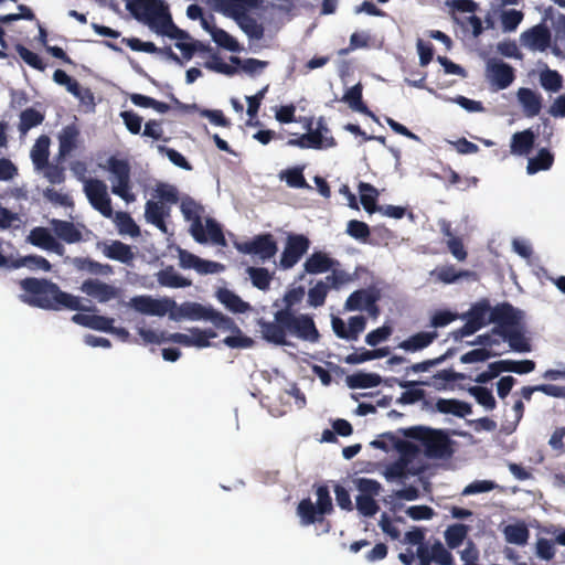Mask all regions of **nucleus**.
Instances as JSON below:
<instances>
[{"instance_id": "obj_1", "label": "nucleus", "mask_w": 565, "mask_h": 565, "mask_svg": "<svg viewBox=\"0 0 565 565\" xmlns=\"http://www.w3.org/2000/svg\"><path fill=\"white\" fill-rule=\"evenodd\" d=\"M20 288L24 291L20 295L22 302L44 310H73L93 311L82 305L78 297L63 291L60 286L45 278L28 277L19 281Z\"/></svg>"}, {"instance_id": "obj_2", "label": "nucleus", "mask_w": 565, "mask_h": 565, "mask_svg": "<svg viewBox=\"0 0 565 565\" xmlns=\"http://www.w3.org/2000/svg\"><path fill=\"white\" fill-rule=\"evenodd\" d=\"M257 324L263 339L275 345H287V334L311 343L318 342L320 338L313 318L295 311L277 310L273 321L260 318Z\"/></svg>"}, {"instance_id": "obj_3", "label": "nucleus", "mask_w": 565, "mask_h": 565, "mask_svg": "<svg viewBox=\"0 0 565 565\" xmlns=\"http://www.w3.org/2000/svg\"><path fill=\"white\" fill-rule=\"evenodd\" d=\"M126 7L136 20L158 34L175 40L189 39V33L173 23L164 0H130Z\"/></svg>"}, {"instance_id": "obj_4", "label": "nucleus", "mask_w": 565, "mask_h": 565, "mask_svg": "<svg viewBox=\"0 0 565 565\" xmlns=\"http://www.w3.org/2000/svg\"><path fill=\"white\" fill-rule=\"evenodd\" d=\"M404 435L420 441L425 448L426 456L429 458H444L452 454L451 439L441 429L414 426L404 430Z\"/></svg>"}, {"instance_id": "obj_5", "label": "nucleus", "mask_w": 565, "mask_h": 565, "mask_svg": "<svg viewBox=\"0 0 565 565\" xmlns=\"http://www.w3.org/2000/svg\"><path fill=\"white\" fill-rule=\"evenodd\" d=\"M107 167L116 180V184H113L111 186V192L127 203L134 202L136 200V195L131 193L130 166L128 161L111 156L107 160Z\"/></svg>"}, {"instance_id": "obj_6", "label": "nucleus", "mask_w": 565, "mask_h": 565, "mask_svg": "<svg viewBox=\"0 0 565 565\" xmlns=\"http://www.w3.org/2000/svg\"><path fill=\"white\" fill-rule=\"evenodd\" d=\"M238 252L257 256L263 263L270 260L278 252V245L273 234L264 233L249 241L236 244Z\"/></svg>"}, {"instance_id": "obj_7", "label": "nucleus", "mask_w": 565, "mask_h": 565, "mask_svg": "<svg viewBox=\"0 0 565 565\" xmlns=\"http://www.w3.org/2000/svg\"><path fill=\"white\" fill-rule=\"evenodd\" d=\"M522 312L509 302H501L491 308L488 321L494 323L491 332L501 335L514 327L521 324Z\"/></svg>"}, {"instance_id": "obj_8", "label": "nucleus", "mask_w": 565, "mask_h": 565, "mask_svg": "<svg viewBox=\"0 0 565 565\" xmlns=\"http://www.w3.org/2000/svg\"><path fill=\"white\" fill-rule=\"evenodd\" d=\"M85 194L90 205L103 216L110 218L114 214L111 200L107 192V185L98 179H89L85 182Z\"/></svg>"}, {"instance_id": "obj_9", "label": "nucleus", "mask_w": 565, "mask_h": 565, "mask_svg": "<svg viewBox=\"0 0 565 565\" xmlns=\"http://www.w3.org/2000/svg\"><path fill=\"white\" fill-rule=\"evenodd\" d=\"M180 210L184 218L191 222L190 233L198 243H206L207 237L202 223L203 206L196 203L192 198L186 196L182 200Z\"/></svg>"}, {"instance_id": "obj_10", "label": "nucleus", "mask_w": 565, "mask_h": 565, "mask_svg": "<svg viewBox=\"0 0 565 565\" xmlns=\"http://www.w3.org/2000/svg\"><path fill=\"white\" fill-rule=\"evenodd\" d=\"M486 74L497 90L508 88L515 79L514 68L502 60L491 57L486 63Z\"/></svg>"}, {"instance_id": "obj_11", "label": "nucleus", "mask_w": 565, "mask_h": 565, "mask_svg": "<svg viewBox=\"0 0 565 565\" xmlns=\"http://www.w3.org/2000/svg\"><path fill=\"white\" fill-rule=\"evenodd\" d=\"M310 246L308 237L301 234H290L287 237L285 249L280 257V266L284 269L294 267L307 253Z\"/></svg>"}, {"instance_id": "obj_12", "label": "nucleus", "mask_w": 565, "mask_h": 565, "mask_svg": "<svg viewBox=\"0 0 565 565\" xmlns=\"http://www.w3.org/2000/svg\"><path fill=\"white\" fill-rule=\"evenodd\" d=\"M81 290L100 303H105L120 297L119 288L99 279L89 278L84 280L81 286Z\"/></svg>"}, {"instance_id": "obj_13", "label": "nucleus", "mask_w": 565, "mask_h": 565, "mask_svg": "<svg viewBox=\"0 0 565 565\" xmlns=\"http://www.w3.org/2000/svg\"><path fill=\"white\" fill-rule=\"evenodd\" d=\"M377 299L379 296L375 291L370 289H358L348 297L344 308L349 311L367 310L369 312L376 313Z\"/></svg>"}, {"instance_id": "obj_14", "label": "nucleus", "mask_w": 565, "mask_h": 565, "mask_svg": "<svg viewBox=\"0 0 565 565\" xmlns=\"http://www.w3.org/2000/svg\"><path fill=\"white\" fill-rule=\"evenodd\" d=\"M551 32L547 26L537 24L524 31L522 44L533 51H545L551 44Z\"/></svg>"}, {"instance_id": "obj_15", "label": "nucleus", "mask_w": 565, "mask_h": 565, "mask_svg": "<svg viewBox=\"0 0 565 565\" xmlns=\"http://www.w3.org/2000/svg\"><path fill=\"white\" fill-rule=\"evenodd\" d=\"M134 309L140 313L164 316L168 312V301L152 299L148 296H137L130 301Z\"/></svg>"}, {"instance_id": "obj_16", "label": "nucleus", "mask_w": 565, "mask_h": 565, "mask_svg": "<svg viewBox=\"0 0 565 565\" xmlns=\"http://www.w3.org/2000/svg\"><path fill=\"white\" fill-rule=\"evenodd\" d=\"M335 266H340V262L324 252L312 253L303 264L306 273L311 275L327 273Z\"/></svg>"}, {"instance_id": "obj_17", "label": "nucleus", "mask_w": 565, "mask_h": 565, "mask_svg": "<svg viewBox=\"0 0 565 565\" xmlns=\"http://www.w3.org/2000/svg\"><path fill=\"white\" fill-rule=\"evenodd\" d=\"M170 215V206L149 200L145 205V217L148 223L167 233L166 217Z\"/></svg>"}, {"instance_id": "obj_18", "label": "nucleus", "mask_w": 565, "mask_h": 565, "mask_svg": "<svg viewBox=\"0 0 565 565\" xmlns=\"http://www.w3.org/2000/svg\"><path fill=\"white\" fill-rule=\"evenodd\" d=\"M54 234L67 244H74L83 241L81 230L72 222L52 218L50 221Z\"/></svg>"}, {"instance_id": "obj_19", "label": "nucleus", "mask_w": 565, "mask_h": 565, "mask_svg": "<svg viewBox=\"0 0 565 565\" xmlns=\"http://www.w3.org/2000/svg\"><path fill=\"white\" fill-rule=\"evenodd\" d=\"M213 308L205 307L198 302H183L178 307L177 312L171 313V318L178 320L188 318L190 320H210Z\"/></svg>"}, {"instance_id": "obj_20", "label": "nucleus", "mask_w": 565, "mask_h": 565, "mask_svg": "<svg viewBox=\"0 0 565 565\" xmlns=\"http://www.w3.org/2000/svg\"><path fill=\"white\" fill-rule=\"evenodd\" d=\"M392 382L396 383L399 387L406 388L405 392L401 394L397 398V403L403 405L415 404L425 397V391L422 388H416L415 386L423 384L428 385L427 382H418V381H404L398 380L396 377L391 379Z\"/></svg>"}, {"instance_id": "obj_21", "label": "nucleus", "mask_w": 565, "mask_h": 565, "mask_svg": "<svg viewBox=\"0 0 565 565\" xmlns=\"http://www.w3.org/2000/svg\"><path fill=\"white\" fill-rule=\"evenodd\" d=\"M362 92L363 86L361 83H358L354 86L350 87L344 93V95L341 98V102L348 104L353 111H358L360 114L370 116L376 120V117L373 114V111H371L370 108L363 102Z\"/></svg>"}, {"instance_id": "obj_22", "label": "nucleus", "mask_w": 565, "mask_h": 565, "mask_svg": "<svg viewBox=\"0 0 565 565\" xmlns=\"http://www.w3.org/2000/svg\"><path fill=\"white\" fill-rule=\"evenodd\" d=\"M79 130L75 125L65 126L58 135V159L64 160L77 147Z\"/></svg>"}, {"instance_id": "obj_23", "label": "nucleus", "mask_w": 565, "mask_h": 565, "mask_svg": "<svg viewBox=\"0 0 565 565\" xmlns=\"http://www.w3.org/2000/svg\"><path fill=\"white\" fill-rule=\"evenodd\" d=\"M526 117H535L542 109V97L531 88L522 87L516 93Z\"/></svg>"}, {"instance_id": "obj_24", "label": "nucleus", "mask_w": 565, "mask_h": 565, "mask_svg": "<svg viewBox=\"0 0 565 565\" xmlns=\"http://www.w3.org/2000/svg\"><path fill=\"white\" fill-rule=\"evenodd\" d=\"M435 409L441 414H451L460 418L472 413V407L469 403L456 398H438Z\"/></svg>"}, {"instance_id": "obj_25", "label": "nucleus", "mask_w": 565, "mask_h": 565, "mask_svg": "<svg viewBox=\"0 0 565 565\" xmlns=\"http://www.w3.org/2000/svg\"><path fill=\"white\" fill-rule=\"evenodd\" d=\"M259 0H220L222 11L232 19H238L257 8Z\"/></svg>"}, {"instance_id": "obj_26", "label": "nucleus", "mask_w": 565, "mask_h": 565, "mask_svg": "<svg viewBox=\"0 0 565 565\" xmlns=\"http://www.w3.org/2000/svg\"><path fill=\"white\" fill-rule=\"evenodd\" d=\"M535 143V134L531 129L515 132L511 139V152L518 156L529 154Z\"/></svg>"}, {"instance_id": "obj_27", "label": "nucleus", "mask_w": 565, "mask_h": 565, "mask_svg": "<svg viewBox=\"0 0 565 565\" xmlns=\"http://www.w3.org/2000/svg\"><path fill=\"white\" fill-rule=\"evenodd\" d=\"M491 306L487 299H482L471 306L468 312L462 318L472 323L477 329H481L487 324V315H490Z\"/></svg>"}, {"instance_id": "obj_28", "label": "nucleus", "mask_w": 565, "mask_h": 565, "mask_svg": "<svg viewBox=\"0 0 565 565\" xmlns=\"http://www.w3.org/2000/svg\"><path fill=\"white\" fill-rule=\"evenodd\" d=\"M437 337L438 334L436 331L418 332L402 341L398 344V348L408 352H417L429 347Z\"/></svg>"}, {"instance_id": "obj_29", "label": "nucleus", "mask_w": 565, "mask_h": 565, "mask_svg": "<svg viewBox=\"0 0 565 565\" xmlns=\"http://www.w3.org/2000/svg\"><path fill=\"white\" fill-rule=\"evenodd\" d=\"M160 286L169 288H185L191 286V280L179 275L173 266H167L157 274Z\"/></svg>"}, {"instance_id": "obj_30", "label": "nucleus", "mask_w": 565, "mask_h": 565, "mask_svg": "<svg viewBox=\"0 0 565 565\" xmlns=\"http://www.w3.org/2000/svg\"><path fill=\"white\" fill-rule=\"evenodd\" d=\"M500 337L504 341H508L510 348L515 352L525 353L530 352L532 349L529 340L521 329V324L507 330V332L502 333Z\"/></svg>"}, {"instance_id": "obj_31", "label": "nucleus", "mask_w": 565, "mask_h": 565, "mask_svg": "<svg viewBox=\"0 0 565 565\" xmlns=\"http://www.w3.org/2000/svg\"><path fill=\"white\" fill-rule=\"evenodd\" d=\"M217 299L231 311L235 313H244L250 309L248 302H245L239 296L232 290L221 288L217 291Z\"/></svg>"}, {"instance_id": "obj_32", "label": "nucleus", "mask_w": 565, "mask_h": 565, "mask_svg": "<svg viewBox=\"0 0 565 565\" xmlns=\"http://www.w3.org/2000/svg\"><path fill=\"white\" fill-rule=\"evenodd\" d=\"M49 147L50 138L45 135H42L36 139L35 145L31 150V158L34 167L38 170H42L45 166H47L50 156Z\"/></svg>"}, {"instance_id": "obj_33", "label": "nucleus", "mask_w": 565, "mask_h": 565, "mask_svg": "<svg viewBox=\"0 0 565 565\" xmlns=\"http://www.w3.org/2000/svg\"><path fill=\"white\" fill-rule=\"evenodd\" d=\"M382 379L375 373L358 372L347 376V384L350 388H370L380 385Z\"/></svg>"}, {"instance_id": "obj_34", "label": "nucleus", "mask_w": 565, "mask_h": 565, "mask_svg": "<svg viewBox=\"0 0 565 565\" xmlns=\"http://www.w3.org/2000/svg\"><path fill=\"white\" fill-rule=\"evenodd\" d=\"M104 254L108 258L124 264H129L134 259L131 247L120 241H115L110 245L106 246Z\"/></svg>"}, {"instance_id": "obj_35", "label": "nucleus", "mask_w": 565, "mask_h": 565, "mask_svg": "<svg viewBox=\"0 0 565 565\" xmlns=\"http://www.w3.org/2000/svg\"><path fill=\"white\" fill-rule=\"evenodd\" d=\"M358 190L360 193V201L364 210L367 213L376 212L379 209V206L376 205V200L379 196V191L376 190V188L370 183L360 182Z\"/></svg>"}, {"instance_id": "obj_36", "label": "nucleus", "mask_w": 565, "mask_h": 565, "mask_svg": "<svg viewBox=\"0 0 565 565\" xmlns=\"http://www.w3.org/2000/svg\"><path fill=\"white\" fill-rule=\"evenodd\" d=\"M469 532V526L462 523L449 525L445 531V540L449 548L455 550L459 547L466 540Z\"/></svg>"}, {"instance_id": "obj_37", "label": "nucleus", "mask_w": 565, "mask_h": 565, "mask_svg": "<svg viewBox=\"0 0 565 565\" xmlns=\"http://www.w3.org/2000/svg\"><path fill=\"white\" fill-rule=\"evenodd\" d=\"M554 162V156L545 148L541 149L537 154L529 159L526 171L534 174L542 170H548Z\"/></svg>"}, {"instance_id": "obj_38", "label": "nucleus", "mask_w": 565, "mask_h": 565, "mask_svg": "<svg viewBox=\"0 0 565 565\" xmlns=\"http://www.w3.org/2000/svg\"><path fill=\"white\" fill-rule=\"evenodd\" d=\"M235 21L249 39L259 41L264 38V26L248 13Z\"/></svg>"}, {"instance_id": "obj_39", "label": "nucleus", "mask_w": 565, "mask_h": 565, "mask_svg": "<svg viewBox=\"0 0 565 565\" xmlns=\"http://www.w3.org/2000/svg\"><path fill=\"white\" fill-rule=\"evenodd\" d=\"M43 120L44 115L41 111L29 107L20 114L19 131L26 134L30 129L41 125Z\"/></svg>"}, {"instance_id": "obj_40", "label": "nucleus", "mask_w": 565, "mask_h": 565, "mask_svg": "<svg viewBox=\"0 0 565 565\" xmlns=\"http://www.w3.org/2000/svg\"><path fill=\"white\" fill-rule=\"evenodd\" d=\"M12 267H14V268L28 267L31 270L51 271L52 264L43 256L28 255L20 259H17L12 264Z\"/></svg>"}, {"instance_id": "obj_41", "label": "nucleus", "mask_w": 565, "mask_h": 565, "mask_svg": "<svg viewBox=\"0 0 565 565\" xmlns=\"http://www.w3.org/2000/svg\"><path fill=\"white\" fill-rule=\"evenodd\" d=\"M154 196L159 199V203L167 205L175 204L179 201V191L178 189L169 183L160 182L154 188Z\"/></svg>"}, {"instance_id": "obj_42", "label": "nucleus", "mask_w": 565, "mask_h": 565, "mask_svg": "<svg viewBox=\"0 0 565 565\" xmlns=\"http://www.w3.org/2000/svg\"><path fill=\"white\" fill-rule=\"evenodd\" d=\"M507 542L511 544L524 545L527 540L530 532L523 524H509L503 531Z\"/></svg>"}, {"instance_id": "obj_43", "label": "nucleus", "mask_w": 565, "mask_h": 565, "mask_svg": "<svg viewBox=\"0 0 565 565\" xmlns=\"http://www.w3.org/2000/svg\"><path fill=\"white\" fill-rule=\"evenodd\" d=\"M313 119H306L305 128L308 132L300 135L301 141L303 142L302 149H327L324 147V140L318 132H315L312 129Z\"/></svg>"}, {"instance_id": "obj_44", "label": "nucleus", "mask_w": 565, "mask_h": 565, "mask_svg": "<svg viewBox=\"0 0 565 565\" xmlns=\"http://www.w3.org/2000/svg\"><path fill=\"white\" fill-rule=\"evenodd\" d=\"M338 267L339 266L331 268L330 269L331 274L326 277L324 282L328 284L329 289L339 290L343 286H345L354 280V277L352 274H350L343 269H339Z\"/></svg>"}, {"instance_id": "obj_45", "label": "nucleus", "mask_w": 565, "mask_h": 565, "mask_svg": "<svg viewBox=\"0 0 565 565\" xmlns=\"http://www.w3.org/2000/svg\"><path fill=\"white\" fill-rule=\"evenodd\" d=\"M540 83L545 90L557 93L563 87V77L557 71L547 68L541 73Z\"/></svg>"}, {"instance_id": "obj_46", "label": "nucleus", "mask_w": 565, "mask_h": 565, "mask_svg": "<svg viewBox=\"0 0 565 565\" xmlns=\"http://www.w3.org/2000/svg\"><path fill=\"white\" fill-rule=\"evenodd\" d=\"M297 513L300 516L301 523L303 525H310L318 521V508L312 503V501L309 498L302 499L299 502Z\"/></svg>"}, {"instance_id": "obj_47", "label": "nucleus", "mask_w": 565, "mask_h": 565, "mask_svg": "<svg viewBox=\"0 0 565 565\" xmlns=\"http://www.w3.org/2000/svg\"><path fill=\"white\" fill-rule=\"evenodd\" d=\"M74 264L79 270H86L95 275H109L113 273L110 265H103L90 258H75Z\"/></svg>"}, {"instance_id": "obj_48", "label": "nucleus", "mask_w": 565, "mask_h": 565, "mask_svg": "<svg viewBox=\"0 0 565 565\" xmlns=\"http://www.w3.org/2000/svg\"><path fill=\"white\" fill-rule=\"evenodd\" d=\"M211 36L218 46L230 52H238L241 50L238 42L223 29H214L211 31Z\"/></svg>"}, {"instance_id": "obj_49", "label": "nucleus", "mask_w": 565, "mask_h": 565, "mask_svg": "<svg viewBox=\"0 0 565 565\" xmlns=\"http://www.w3.org/2000/svg\"><path fill=\"white\" fill-rule=\"evenodd\" d=\"M281 179L286 181L288 186L294 189L309 188V184L303 177V167H294L285 170L281 173Z\"/></svg>"}, {"instance_id": "obj_50", "label": "nucleus", "mask_w": 565, "mask_h": 565, "mask_svg": "<svg viewBox=\"0 0 565 565\" xmlns=\"http://www.w3.org/2000/svg\"><path fill=\"white\" fill-rule=\"evenodd\" d=\"M434 274L437 276V279L444 284H454L459 278L468 277L470 271L468 270H457L454 265H446L437 268Z\"/></svg>"}, {"instance_id": "obj_51", "label": "nucleus", "mask_w": 565, "mask_h": 565, "mask_svg": "<svg viewBox=\"0 0 565 565\" xmlns=\"http://www.w3.org/2000/svg\"><path fill=\"white\" fill-rule=\"evenodd\" d=\"M247 273L252 284L259 290H268L271 281V275L264 267H248Z\"/></svg>"}, {"instance_id": "obj_52", "label": "nucleus", "mask_w": 565, "mask_h": 565, "mask_svg": "<svg viewBox=\"0 0 565 565\" xmlns=\"http://www.w3.org/2000/svg\"><path fill=\"white\" fill-rule=\"evenodd\" d=\"M468 392L476 398L478 404L482 405L487 409L495 408L497 402L489 388L484 386H471L468 388Z\"/></svg>"}, {"instance_id": "obj_53", "label": "nucleus", "mask_w": 565, "mask_h": 565, "mask_svg": "<svg viewBox=\"0 0 565 565\" xmlns=\"http://www.w3.org/2000/svg\"><path fill=\"white\" fill-rule=\"evenodd\" d=\"M329 286L327 282L320 280L308 291V303L311 307H321L326 302Z\"/></svg>"}, {"instance_id": "obj_54", "label": "nucleus", "mask_w": 565, "mask_h": 565, "mask_svg": "<svg viewBox=\"0 0 565 565\" xmlns=\"http://www.w3.org/2000/svg\"><path fill=\"white\" fill-rule=\"evenodd\" d=\"M523 20V13L519 10L511 9L501 13V24L504 32H513Z\"/></svg>"}, {"instance_id": "obj_55", "label": "nucleus", "mask_w": 565, "mask_h": 565, "mask_svg": "<svg viewBox=\"0 0 565 565\" xmlns=\"http://www.w3.org/2000/svg\"><path fill=\"white\" fill-rule=\"evenodd\" d=\"M15 50L19 56L31 67L38 71H44L46 65L42 58L34 52L30 51L22 44H17Z\"/></svg>"}, {"instance_id": "obj_56", "label": "nucleus", "mask_w": 565, "mask_h": 565, "mask_svg": "<svg viewBox=\"0 0 565 565\" xmlns=\"http://www.w3.org/2000/svg\"><path fill=\"white\" fill-rule=\"evenodd\" d=\"M317 508L320 515L331 513L333 510L330 491L327 486H319L316 490Z\"/></svg>"}, {"instance_id": "obj_57", "label": "nucleus", "mask_w": 565, "mask_h": 565, "mask_svg": "<svg viewBox=\"0 0 565 565\" xmlns=\"http://www.w3.org/2000/svg\"><path fill=\"white\" fill-rule=\"evenodd\" d=\"M189 331L192 333V347L196 348L210 347V340L216 337V332L213 329L191 328Z\"/></svg>"}, {"instance_id": "obj_58", "label": "nucleus", "mask_w": 565, "mask_h": 565, "mask_svg": "<svg viewBox=\"0 0 565 565\" xmlns=\"http://www.w3.org/2000/svg\"><path fill=\"white\" fill-rule=\"evenodd\" d=\"M206 237L215 245L225 246L226 239L221 225L214 218H206Z\"/></svg>"}, {"instance_id": "obj_59", "label": "nucleus", "mask_w": 565, "mask_h": 565, "mask_svg": "<svg viewBox=\"0 0 565 565\" xmlns=\"http://www.w3.org/2000/svg\"><path fill=\"white\" fill-rule=\"evenodd\" d=\"M209 321H211L215 326V328L223 331H239V327L231 317H227L222 312L216 311L215 309L212 310V315Z\"/></svg>"}, {"instance_id": "obj_60", "label": "nucleus", "mask_w": 565, "mask_h": 565, "mask_svg": "<svg viewBox=\"0 0 565 565\" xmlns=\"http://www.w3.org/2000/svg\"><path fill=\"white\" fill-rule=\"evenodd\" d=\"M465 379H467V375L465 373L455 372L451 369L441 370V371H438L434 375V386L437 390H445L446 388L445 382H451V381L465 380Z\"/></svg>"}, {"instance_id": "obj_61", "label": "nucleus", "mask_w": 565, "mask_h": 565, "mask_svg": "<svg viewBox=\"0 0 565 565\" xmlns=\"http://www.w3.org/2000/svg\"><path fill=\"white\" fill-rule=\"evenodd\" d=\"M347 233L355 239L365 242L370 236V227L362 221L351 220L348 222Z\"/></svg>"}, {"instance_id": "obj_62", "label": "nucleus", "mask_w": 565, "mask_h": 565, "mask_svg": "<svg viewBox=\"0 0 565 565\" xmlns=\"http://www.w3.org/2000/svg\"><path fill=\"white\" fill-rule=\"evenodd\" d=\"M116 220L121 233L129 234L131 236L139 235L140 231L138 225L135 223L132 217L126 212H117Z\"/></svg>"}, {"instance_id": "obj_63", "label": "nucleus", "mask_w": 565, "mask_h": 565, "mask_svg": "<svg viewBox=\"0 0 565 565\" xmlns=\"http://www.w3.org/2000/svg\"><path fill=\"white\" fill-rule=\"evenodd\" d=\"M53 237L47 228L34 227L29 235V241L32 245L45 249Z\"/></svg>"}, {"instance_id": "obj_64", "label": "nucleus", "mask_w": 565, "mask_h": 565, "mask_svg": "<svg viewBox=\"0 0 565 565\" xmlns=\"http://www.w3.org/2000/svg\"><path fill=\"white\" fill-rule=\"evenodd\" d=\"M433 558L438 565H454L452 554L444 547V545L437 541L431 546Z\"/></svg>"}]
</instances>
